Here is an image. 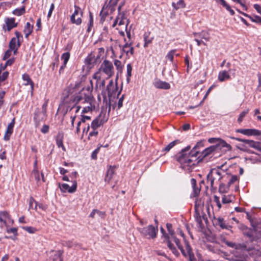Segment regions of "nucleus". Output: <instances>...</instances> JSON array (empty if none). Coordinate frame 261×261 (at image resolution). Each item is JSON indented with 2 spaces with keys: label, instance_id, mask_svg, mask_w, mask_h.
Returning a JSON list of instances; mask_svg holds the SVG:
<instances>
[{
  "label": "nucleus",
  "instance_id": "1",
  "mask_svg": "<svg viewBox=\"0 0 261 261\" xmlns=\"http://www.w3.org/2000/svg\"><path fill=\"white\" fill-rule=\"evenodd\" d=\"M79 102L87 105L84 107L82 110L83 113H87L95 109V102L93 96L91 94H84L83 95L82 93L75 94L70 93L64 96L60 106H63L66 108L65 113L68 111H70L75 107L76 108L75 113H77L81 108V106H76Z\"/></svg>",
  "mask_w": 261,
  "mask_h": 261
},
{
  "label": "nucleus",
  "instance_id": "2",
  "mask_svg": "<svg viewBox=\"0 0 261 261\" xmlns=\"http://www.w3.org/2000/svg\"><path fill=\"white\" fill-rule=\"evenodd\" d=\"M190 148V146H187L176 155L177 161L181 164L183 168L191 167L195 165L198 151H189Z\"/></svg>",
  "mask_w": 261,
  "mask_h": 261
},
{
  "label": "nucleus",
  "instance_id": "3",
  "mask_svg": "<svg viewBox=\"0 0 261 261\" xmlns=\"http://www.w3.org/2000/svg\"><path fill=\"white\" fill-rule=\"evenodd\" d=\"M96 72L106 76L107 79L111 77L114 74V68L113 63L108 60H105Z\"/></svg>",
  "mask_w": 261,
  "mask_h": 261
},
{
  "label": "nucleus",
  "instance_id": "4",
  "mask_svg": "<svg viewBox=\"0 0 261 261\" xmlns=\"http://www.w3.org/2000/svg\"><path fill=\"white\" fill-rule=\"evenodd\" d=\"M230 138L244 143V144H242L240 146H238V148L242 151H247L248 150L247 146H246V145H247L250 147L254 148L258 151H261V143L259 142H255L253 140L242 139L239 138L231 137Z\"/></svg>",
  "mask_w": 261,
  "mask_h": 261
},
{
  "label": "nucleus",
  "instance_id": "5",
  "mask_svg": "<svg viewBox=\"0 0 261 261\" xmlns=\"http://www.w3.org/2000/svg\"><path fill=\"white\" fill-rule=\"evenodd\" d=\"M172 241L174 242L178 248L181 250L182 254L185 256H188L189 258V261H194L196 259L195 258L194 255L192 251L191 248L188 244H186L185 249H183L179 239L176 238L175 235L170 237Z\"/></svg>",
  "mask_w": 261,
  "mask_h": 261
},
{
  "label": "nucleus",
  "instance_id": "6",
  "mask_svg": "<svg viewBox=\"0 0 261 261\" xmlns=\"http://www.w3.org/2000/svg\"><path fill=\"white\" fill-rule=\"evenodd\" d=\"M222 170L220 168L212 169L207 175V181L210 182L211 187H214L215 180H220L222 178Z\"/></svg>",
  "mask_w": 261,
  "mask_h": 261
},
{
  "label": "nucleus",
  "instance_id": "7",
  "mask_svg": "<svg viewBox=\"0 0 261 261\" xmlns=\"http://www.w3.org/2000/svg\"><path fill=\"white\" fill-rule=\"evenodd\" d=\"M138 230L144 237H145L148 239H153L156 237L158 228H155L152 225H150L146 227L139 228Z\"/></svg>",
  "mask_w": 261,
  "mask_h": 261
},
{
  "label": "nucleus",
  "instance_id": "8",
  "mask_svg": "<svg viewBox=\"0 0 261 261\" xmlns=\"http://www.w3.org/2000/svg\"><path fill=\"white\" fill-rule=\"evenodd\" d=\"M116 99L115 96L109 97V99H107L106 94L103 95V108H106V110L108 109V113L111 111V109L113 110L117 109V102H116Z\"/></svg>",
  "mask_w": 261,
  "mask_h": 261
},
{
  "label": "nucleus",
  "instance_id": "9",
  "mask_svg": "<svg viewBox=\"0 0 261 261\" xmlns=\"http://www.w3.org/2000/svg\"><path fill=\"white\" fill-rule=\"evenodd\" d=\"M93 79L96 80L95 89L96 90H103L106 84L107 77L97 72L92 75Z\"/></svg>",
  "mask_w": 261,
  "mask_h": 261
},
{
  "label": "nucleus",
  "instance_id": "10",
  "mask_svg": "<svg viewBox=\"0 0 261 261\" xmlns=\"http://www.w3.org/2000/svg\"><path fill=\"white\" fill-rule=\"evenodd\" d=\"M74 11L70 17V21L73 24L80 25L82 21L81 18L83 16V12L81 8L76 5L74 6Z\"/></svg>",
  "mask_w": 261,
  "mask_h": 261
},
{
  "label": "nucleus",
  "instance_id": "11",
  "mask_svg": "<svg viewBox=\"0 0 261 261\" xmlns=\"http://www.w3.org/2000/svg\"><path fill=\"white\" fill-rule=\"evenodd\" d=\"M128 20H127L125 16V14L122 13H119L117 17H116L115 21L114 22L112 27H115L118 24V25L121 26L122 25H125L126 28L128 24Z\"/></svg>",
  "mask_w": 261,
  "mask_h": 261
},
{
  "label": "nucleus",
  "instance_id": "12",
  "mask_svg": "<svg viewBox=\"0 0 261 261\" xmlns=\"http://www.w3.org/2000/svg\"><path fill=\"white\" fill-rule=\"evenodd\" d=\"M107 91L109 97L115 96L117 93L118 87L117 84H115L112 80H110L107 86Z\"/></svg>",
  "mask_w": 261,
  "mask_h": 261
},
{
  "label": "nucleus",
  "instance_id": "13",
  "mask_svg": "<svg viewBox=\"0 0 261 261\" xmlns=\"http://www.w3.org/2000/svg\"><path fill=\"white\" fill-rule=\"evenodd\" d=\"M5 21V24L3 25V29L5 32L10 31L17 25L14 18H7Z\"/></svg>",
  "mask_w": 261,
  "mask_h": 261
},
{
  "label": "nucleus",
  "instance_id": "14",
  "mask_svg": "<svg viewBox=\"0 0 261 261\" xmlns=\"http://www.w3.org/2000/svg\"><path fill=\"white\" fill-rule=\"evenodd\" d=\"M251 224L252 226L254 228L253 229L249 228L244 225H242L240 227L243 231V234L247 236L251 240L253 238L254 234L255 232L256 227V226L254 225L252 222Z\"/></svg>",
  "mask_w": 261,
  "mask_h": 261
},
{
  "label": "nucleus",
  "instance_id": "15",
  "mask_svg": "<svg viewBox=\"0 0 261 261\" xmlns=\"http://www.w3.org/2000/svg\"><path fill=\"white\" fill-rule=\"evenodd\" d=\"M60 188L61 190L64 192L68 191L69 193H73L76 191L77 188L76 181L74 180L72 181V185L71 187L67 184H63L60 186Z\"/></svg>",
  "mask_w": 261,
  "mask_h": 261
},
{
  "label": "nucleus",
  "instance_id": "16",
  "mask_svg": "<svg viewBox=\"0 0 261 261\" xmlns=\"http://www.w3.org/2000/svg\"><path fill=\"white\" fill-rule=\"evenodd\" d=\"M236 132L246 136H259L261 134L260 130L255 129H238Z\"/></svg>",
  "mask_w": 261,
  "mask_h": 261
},
{
  "label": "nucleus",
  "instance_id": "17",
  "mask_svg": "<svg viewBox=\"0 0 261 261\" xmlns=\"http://www.w3.org/2000/svg\"><path fill=\"white\" fill-rule=\"evenodd\" d=\"M46 114H44L43 112L40 111L38 109L35 111L34 116V120L36 124V126L39 125L40 122L45 119Z\"/></svg>",
  "mask_w": 261,
  "mask_h": 261
},
{
  "label": "nucleus",
  "instance_id": "18",
  "mask_svg": "<svg viewBox=\"0 0 261 261\" xmlns=\"http://www.w3.org/2000/svg\"><path fill=\"white\" fill-rule=\"evenodd\" d=\"M0 222H3L6 226L7 222L13 223V220L11 219L9 213L7 211L0 212Z\"/></svg>",
  "mask_w": 261,
  "mask_h": 261
},
{
  "label": "nucleus",
  "instance_id": "19",
  "mask_svg": "<svg viewBox=\"0 0 261 261\" xmlns=\"http://www.w3.org/2000/svg\"><path fill=\"white\" fill-rule=\"evenodd\" d=\"M132 42H126L125 44L122 46V51L125 53L127 56L129 57L134 54V47L132 46Z\"/></svg>",
  "mask_w": 261,
  "mask_h": 261
},
{
  "label": "nucleus",
  "instance_id": "20",
  "mask_svg": "<svg viewBox=\"0 0 261 261\" xmlns=\"http://www.w3.org/2000/svg\"><path fill=\"white\" fill-rule=\"evenodd\" d=\"M20 46V43L19 40H17L15 38L11 39L9 43V48L13 51L14 55H16L18 48Z\"/></svg>",
  "mask_w": 261,
  "mask_h": 261
},
{
  "label": "nucleus",
  "instance_id": "21",
  "mask_svg": "<svg viewBox=\"0 0 261 261\" xmlns=\"http://www.w3.org/2000/svg\"><path fill=\"white\" fill-rule=\"evenodd\" d=\"M22 79L24 82V85L25 86L30 85L31 86V94L32 96L34 91V84L33 81L30 78V75L28 74L24 73L22 76Z\"/></svg>",
  "mask_w": 261,
  "mask_h": 261
},
{
  "label": "nucleus",
  "instance_id": "22",
  "mask_svg": "<svg viewBox=\"0 0 261 261\" xmlns=\"http://www.w3.org/2000/svg\"><path fill=\"white\" fill-rule=\"evenodd\" d=\"M153 84L154 86L158 89L167 90L170 88V85L168 83L162 81L160 80H155Z\"/></svg>",
  "mask_w": 261,
  "mask_h": 261
},
{
  "label": "nucleus",
  "instance_id": "23",
  "mask_svg": "<svg viewBox=\"0 0 261 261\" xmlns=\"http://www.w3.org/2000/svg\"><path fill=\"white\" fill-rule=\"evenodd\" d=\"M231 79V75L229 74L228 71L222 70L219 72L218 80L220 82H223L225 81L229 80Z\"/></svg>",
  "mask_w": 261,
  "mask_h": 261
},
{
  "label": "nucleus",
  "instance_id": "24",
  "mask_svg": "<svg viewBox=\"0 0 261 261\" xmlns=\"http://www.w3.org/2000/svg\"><path fill=\"white\" fill-rule=\"evenodd\" d=\"M115 166H110L107 170V174L106 175L105 180L106 182H109L112 178L115 172Z\"/></svg>",
  "mask_w": 261,
  "mask_h": 261
},
{
  "label": "nucleus",
  "instance_id": "25",
  "mask_svg": "<svg viewBox=\"0 0 261 261\" xmlns=\"http://www.w3.org/2000/svg\"><path fill=\"white\" fill-rule=\"evenodd\" d=\"M50 253H51L50 256L52 257L53 261H62V255L63 251L62 250L52 251Z\"/></svg>",
  "mask_w": 261,
  "mask_h": 261
},
{
  "label": "nucleus",
  "instance_id": "26",
  "mask_svg": "<svg viewBox=\"0 0 261 261\" xmlns=\"http://www.w3.org/2000/svg\"><path fill=\"white\" fill-rule=\"evenodd\" d=\"M217 221V225L219 226L222 229H225L229 230L231 226L225 223L224 220L223 218L219 217L216 219Z\"/></svg>",
  "mask_w": 261,
  "mask_h": 261
},
{
  "label": "nucleus",
  "instance_id": "27",
  "mask_svg": "<svg viewBox=\"0 0 261 261\" xmlns=\"http://www.w3.org/2000/svg\"><path fill=\"white\" fill-rule=\"evenodd\" d=\"M150 32L145 33L143 35L144 41V47H147L149 44H151L154 39L153 37H150Z\"/></svg>",
  "mask_w": 261,
  "mask_h": 261
},
{
  "label": "nucleus",
  "instance_id": "28",
  "mask_svg": "<svg viewBox=\"0 0 261 261\" xmlns=\"http://www.w3.org/2000/svg\"><path fill=\"white\" fill-rule=\"evenodd\" d=\"M63 135L62 133H59L56 139L57 145L59 148L61 147L63 150H65V148L63 143Z\"/></svg>",
  "mask_w": 261,
  "mask_h": 261
},
{
  "label": "nucleus",
  "instance_id": "29",
  "mask_svg": "<svg viewBox=\"0 0 261 261\" xmlns=\"http://www.w3.org/2000/svg\"><path fill=\"white\" fill-rule=\"evenodd\" d=\"M193 35L195 37H198L199 38L203 39L206 41H209L210 39V37L209 36V33L205 31H202L200 33H194Z\"/></svg>",
  "mask_w": 261,
  "mask_h": 261
},
{
  "label": "nucleus",
  "instance_id": "30",
  "mask_svg": "<svg viewBox=\"0 0 261 261\" xmlns=\"http://www.w3.org/2000/svg\"><path fill=\"white\" fill-rule=\"evenodd\" d=\"M191 184L193 190V196H198V195L200 193V188L197 187L196 179H195L194 178H192L191 179Z\"/></svg>",
  "mask_w": 261,
  "mask_h": 261
},
{
  "label": "nucleus",
  "instance_id": "31",
  "mask_svg": "<svg viewBox=\"0 0 261 261\" xmlns=\"http://www.w3.org/2000/svg\"><path fill=\"white\" fill-rule=\"evenodd\" d=\"M216 1L217 3L222 5L223 7H224L229 12L231 15H233L234 14V11L231 9L230 7L227 4L225 0H216Z\"/></svg>",
  "mask_w": 261,
  "mask_h": 261
},
{
  "label": "nucleus",
  "instance_id": "32",
  "mask_svg": "<svg viewBox=\"0 0 261 261\" xmlns=\"http://www.w3.org/2000/svg\"><path fill=\"white\" fill-rule=\"evenodd\" d=\"M33 29V26L31 25L30 22H27L23 31L26 38H28L29 35L32 33Z\"/></svg>",
  "mask_w": 261,
  "mask_h": 261
},
{
  "label": "nucleus",
  "instance_id": "33",
  "mask_svg": "<svg viewBox=\"0 0 261 261\" xmlns=\"http://www.w3.org/2000/svg\"><path fill=\"white\" fill-rule=\"evenodd\" d=\"M98 134V130L95 129L91 128L90 132L88 135V139L92 141H94L96 139Z\"/></svg>",
  "mask_w": 261,
  "mask_h": 261
},
{
  "label": "nucleus",
  "instance_id": "34",
  "mask_svg": "<svg viewBox=\"0 0 261 261\" xmlns=\"http://www.w3.org/2000/svg\"><path fill=\"white\" fill-rule=\"evenodd\" d=\"M180 143V141L179 140H175L171 142H170L168 145H167L163 149L162 151H165L166 153L168 152L170 150L171 148H172L175 145Z\"/></svg>",
  "mask_w": 261,
  "mask_h": 261
},
{
  "label": "nucleus",
  "instance_id": "35",
  "mask_svg": "<svg viewBox=\"0 0 261 261\" xmlns=\"http://www.w3.org/2000/svg\"><path fill=\"white\" fill-rule=\"evenodd\" d=\"M195 214L194 215V217L196 221L198 224V225L201 226V225L202 224V219L200 215V214L198 213V208L197 205V203H195Z\"/></svg>",
  "mask_w": 261,
  "mask_h": 261
},
{
  "label": "nucleus",
  "instance_id": "36",
  "mask_svg": "<svg viewBox=\"0 0 261 261\" xmlns=\"http://www.w3.org/2000/svg\"><path fill=\"white\" fill-rule=\"evenodd\" d=\"M173 7L176 9L184 8L186 7V4L184 0H179L177 3H172Z\"/></svg>",
  "mask_w": 261,
  "mask_h": 261
},
{
  "label": "nucleus",
  "instance_id": "37",
  "mask_svg": "<svg viewBox=\"0 0 261 261\" xmlns=\"http://www.w3.org/2000/svg\"><path fill=\"white\" fill-rule=\"evenodd\" d=\"M102 124V121L99 118L95 119L91 123V128L98 129V127Z\"/></svg>",
  "mask_w": 261,
  "mask_h": 261
},
{
  "label": "nucleus",
  "instance_id": "38",
  "mask_svg": "<svg viewBox=\"0 0 261 261\" xmlns=\"http://www.w3.org/2000/svg\"><path fill=\"white\" fill-rule=\"evenodd\" d=\"M225 244L230 247L234 248L235 249H241L242 248H244L245 247V245H241V244H237L232 242L226 241H225Z\"/></svg>",
  "mask_w": 261,
  "mask_h": 261
},
{
  "label": "nucleus",
  "instance_id": "39",
  "mask_svg": "<svg viewBox=\"0 0 261 261\" xmlns=\"http://www.w3.org/2000/svg\"><path fill=\"white\" fill-rule=\"evenodd\" d=\"M96 61V59H95V57L93 54H90L88 56V57L85 59V63L88 65H92Z\"/></svg>",
  "mask_w": 261,
  "mask_h": 261
},
{
  "label": "nucleus",
  "instance_id": "40",
  "mask_svg": "<svg viewBox=\"0 0 261 261\" xmlns=\"http://www.w3.org/2000/svg\"><path fill=\"white\" fill-rule=\"evenodd\" d=\"M234 199V197L231 195H224L222 197V203L227 204L231 202Z\"/></svg>",
  "mask_w": 261,
  "mask_h": 261
},
{
  "label": "nucleus",
  "instance_id": "41",
  "mask_svg": "<svg viewBox=\"0 0 261 261\" xmlns=\"http://www.w3.org/2000/svg\"><path fill=\"white\" fill-rule=\"evenodd\" d=\"M244 15L248 17L252 22L259 23L261 24V17L258 16H250L247 14H244Z\"/></svg>",
  "mask_w": 261,
  "mask_h": 261
},
{
  "label": "nucleus",
  "instance_id": "42",
  "mask_svg": "<svg viewBox=\"0 0 261 261\" xmlns=\"http://www.w3.org/2000/svg\"><path fill=\"white\" fill-rule=\"evenodd\" d=\"M25 12V7L23 6L20 9H16L13 11V14L16 16H21Z\"/></svg>",
  "mask_w": 261,
  "mask_h": 261
},
{
  "label": "nucleus",
  "instance_id": "43",
  "mask_svg": "<svg viewBox=\"0 0 261 261\" xmlns=\"http://www.w3.org/2000/svg\"><path fill=\"white\" fill-rule=\"evenodd\" d=\"M38 203L33 197H31L29 200V208L37 210Z\"/></svg>",
  "mask_w": 261,
  "mask_h": 261
},
{
  "label": "nucleus",
  "instance_id": "44",
  "mask_svg": "<svg viewBox=\"0 0 261 261\" xmlns=\"http://www.w3.org/2000/svg\"><path fill=\"white\" fill-rule=\"evenodd\" d=\"M216 148V147L214 146H211L204 149L203 151V154L204 156H207L211 154L212 152H213Z\"/></svg>",
  "mask_w": 261,
  "mask_h": 261
},
{
  "label": "nucleus",
  "instance_id": "45",
  "mask_svg": "<svg viewBox=\"0 0 261 261\" xmlns=\"http://www.w3.org/2000/svg\"><path fill=\"white\" fill-rule=\"evenodd\" d=\"M249 109L245 110L241 113L239 115V117L238 119V122L239 123H240L242 122L244 118L246 116V115L248 113Z\"/></svg>",
  "mask_w": 261,
  "mask_h": 261
},
{
  "label": "nucleus",
  "instance_id": "46",
  "mask_svg": "<svg viewBox=\"0 0 261 261\" xmlns=\"http://www.w3.org/2000/svg\"><path fill=\"white\" fill-rule=\"evenodd\" d=\"M13 132V130L7 128L4 136V140L6 141H9Z\"/></svg>",
  "mask_w": 261,
  "mask_h": 261
},
{
  "label": "nucleus",
  "instance_id": "47",
  "mask_svg": "<svg viewBox=\"0 0 261 261\" xmlns=\"http://www.w3.org/2000/svg\"><path fill=\"white\" fill-rule=\"evenodd\" d=\"M176 51V49H172L170 50L166 55V58L169 60L171 62H173L174 59V55Z\"/></svg>",
  "mask_w": 261,
  "mask_h": 261
},
{
  "label": "nucleus",
  "instance_id": "48",
  "mask_svg": "<svg viewBox=\"0 0 261 261\" xmlns=\"http://www.w3.org/2000/svg\"><path fill=\"white\" fill-rule=\"evenodd\" d=\"M70 53L69 52H66L62 54L61 56V59L63 60L65 64H67L69 58H70Z\"/></svg>",
  "mask_w": 261,
  "mask_h": 261
},
{
  "label": "nucleus",
  "instance_id": "49",
  "mask_svg": "<svg viewBox=\"0 0 261 261\" xmlns=\"http://www.w3.org/2000/svg\"><path fill=\"white\" fill-rule=\"evenodd\" d=\"M132 66L130 64L127 65V81L129 82L130 77L132 76Z\"/></svg>",
  "mask_w": 261,
  "mask_h": 261
},
{
  "label": "nucleus",
  "instance_id": "50",
  "mask_svg": "<svg viewBox=\"0 0 261 261\" xmlns=\"http://www.w3.org/2000/svg\"><path fill=\"white\" fill-rule=\"evenodd\" d=\"M219 141V144L220 146L223 147H226L229 150H230L231 148V146L227 144L225 141L221 139H217Z\"/></svg>",
  "mask_w": 261,
  "mask_h": 261
},
{
  "label": "nucleus",
  "instance_id": "51",
  "mask_svg": "<svg viewBox=\"0 0 261 261\" xmlns=\"http://www.w3.org/2000/svg\"><path fill=\"white\" fill-rule=\"evenodd\" d=\"M114 64L118 71H121L122 69V65L121 62L117 59H115Z\"/></svg>",
  "mask_w": 261,
  "mask_h": 261
},
{
  "label": "nucleus",
  "instance_id": "52",
  "mask_svg": "<svg viewBox=\"0 0 261 261\" xmlns=\"http://www.w3.org/2000/svg\"><path fill=\"white\" fill-rule=\"evenodd\" d=\"M168 241H167V245L168 247L172 251L173 253H175V248L174 247V245L172 244V240L171 239L170 237H168Z\"/></svg>",
  "mask_w": 261,
  "mask_h": 261
},
{
  "label": "nucleus",
  "instance_id": "53",
  "mask_svg": "<svg viewBox=\"0 0 261 261\" xmlns=\"http://www.w3.org/2000/svg\"><path fill=\"white\" fill-rule=\"evenodd\" d=\"M125 95L123 94L118 99L117 102V109H120L123 106Z\"/></svg>",
  "mask_w": 261,
  "mask_h": 261
},
{
  "label": "nucleus",
  "instance_id": "54",
  "mask_svg": "<svg viewBox=\"0 0 261 261\" xmlns=\"http://www.w3.org/2000/svg\"><path fill=\"white\" fill-rule=\"evenodd\" d=\"M22 228L30 233H34L36 231V229L31 226H24Z\"/></svg>",
  "mask_w": 261,
  "mask_h": 261
},
{
  "label": "nucleus",
  "instance_id": "55",
  "mask_svg": "<svg viewBox=\"0 0 261 261\" xmlns=\"http://www.w3.org/2000/svg\"><path fill=\"white\" fill-rule=\"evenodd\" d=\"M89 17H90L89 18V22L88 23V28L87 29V31L89 32L91 31V28L92 27L93 25V17H92V14L91 13H90Z\"/></svg>",
  "mask_w": 261,
  "mask_h": 261
},
{
  "label": "nucleus",
  "instance_id": "56",
  "mask_svg": "<svg viewBox=\"0 0 261 261\" xmlns=\"http://www.w3.org/2000/svg\"><path fill=\"white\" fill-rule=\"evenodd\" d=\"M166 226H167V228L168 230V232L169 233V234H170V237H171L172 236H174V231L172 230V224H170V223H167L166 224Z\"/></svg>",
  "mask_w": 261,
  "mask_h": 261
},
{
  "label": "nucleus",
  "instance_id": "57",
  "mask_svg": "<svg viewBox=\"0 0 261 261\" xmlns=\"http://www.w3.org/2000/svg\"><path fill=\"white\" fill-rule=\"evenodd\" d=\"M12 51H13V50H11V49H10V48H9V49H8V50L5 52V55H4V57H3V59L4 60H7L8 58H9L11 56V54H12Z\"/></svg>",
  "mask_w": 261,
  "mask_h": 261
},
{
  "label": "nucleus",
  "instance_id": "58",
  "mask_svg": "<svg viewBox=\"0 0 261 261\" xmlns=\"http://www.w3.org/2000/svg\"><path fill=\"white\" fill-rule=\"evenodd\" d=\"M14 62V58L9 59L6 63L5 65L3 67V69H5L8 66H11Z\"/></svg>",
  "mask_w": 261,
  "mask_h": 261
},
{
  "label": "nucleus",
  "instance_id": "59",
  "mask_svg": "<svg viewBox=\"0 0 261 261\" xmlns=\"http://www.w3.org/2000/svg\"><path fill=\"white\" fill-rule=\"evenodd\" d=\"M214 200L216 202L217 206L218 207V208L220 209L221 207V204L219 197L215 195L214 196Z\"/></svg>",
  "mask_w": 261,
  "mask_h": 261
},
{
  "label": "nucleus",
  "instance_id": "60",
  "mask_svg": "<svg viewBox=\"0 0 261 261\" xmlns=\"http://www.w3.org/2000/svg\"><path fill=\"white\" fill-rule=\"evenodd\" d=\"M15 123V118H13V119L12 120V121L8 124L7 128H8V129H11L13 131Z\"/></svg>",
  "mask_w": 261,
  "mask_h": 261
},
{
  "label": "nucleus",
  "instance_id": "61",
  "mask_svg": "<svg viewBox=\"0 0 261 261\" xmlns=\"http://www.w3.org/2000/svg\"><path fill=\"white\" fill-rule=\"evenodd\" d=\"M7 232L9 233H12L14 234L15 236L17 235V228H11L7 229Z\"/></svg>",
  "mask_w": 261,
  "mask_h": 261
},
{
  "label": "nucleus",
  "instance_id": "62",
  "mask_svg": "<svg viewBox=\"0 0 261 261\" xmlns=\"http://www.w3.org/2000/svg\"><path fill=\"white\" fill-rule=\"evenodd\" d=\"M49 126L48 125L44 124L43 125L42 128L41 129V132L43 134L47 133L49 131Z\"/></svg>",
  "mask_w": 261,
  "mask_h": 261
},
{
  "label": "nucleus",
  "instance_id": "63",
  "mask_svg": "<svg viewBox=\"0 0 261 261\" xmlns=\"http://www.w3.org/2000/svg\"><path fill=\"white\" fill-rule=\"evenodd\" d=\"M75 116H71L70 117V124L69 126V128L71 130H72L74 128V122L75 119Z\"/></svg>",
  "mask_w": 261,
  "mask_h": 261
},
{
  "label": "nucleus",
  "instance_id": "64",
  "mask_svg": "<svg viewBox=\"0 0 261 261\" xmlns=\"http://www.w3.org/2000/svg\"><path fill=\"white\" fill-rule=\"evenodd\" d=\"M32 174L34 176V177L37 181H39L40 180L39 171L38 170L35 169V170H33Z\"/></svg>",
  "mask_w": 261,
  "mask_h": 261
}]
</instances>
